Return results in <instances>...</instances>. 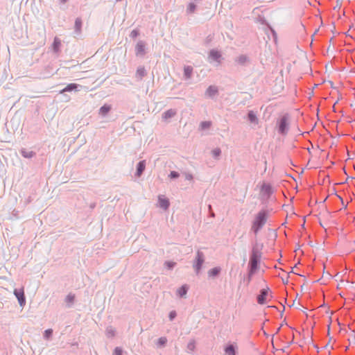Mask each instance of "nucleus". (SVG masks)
I'll return each mask as SVG.
<instances>
[{
    "label": "nucleus",
    "instance_id": "obj_22",
    "mask_svg": "<svg viewBox=\"0 0 355 355\" xmlns=\"http://www.w3.org/2000/svg\"><path fill=\"white\" fill-rule=\"evenodd\" d=\"M248 118L252 123H257V118L256 115L253 113V112H249Z\"/></svg>",
    "mask_w": 355,
    "mask_h": 355
},
{
    "label": "nucleus",
    "instance_id": "obj_25",
    "mask_svg": "<svg viewBox=\"0 0 355 355\" xmlns=\"http://www.w3.org/2000/svg\"><path fill=\"white\" fill-rule=\"evenodd\" d=\"M167 342V339L165 337L159 338L157 340V345L159 346H163Z\"/></svg>",
    "mask_w": 355,
    "mask_h": 355
},
{
    "label": "nucleus",
    "instance_id": "obj_9",
    "mask_svg": "<svg viewBox=\"0 0 355 355\" xmlns=\"http://www.w3.org/2000/svg\"><path fill=\"white\" fill-rule=\"evenodd\" d=\"M136 54L137 55H142L145 53V44L143 42H139L135 47Z\"/></svg>",
    "mask_w": 355,
    "mask_h": 355
},
{
    "label": "nucleus",
    "instance_id": "obj_26",
    "mask_svg": "<svg viewBox=\"0 0 355 355\" xmlns=\"http://www.w3.org/2000/svg\"><path fill=\"white\" fill-rule=\"evenodd\" d=\"M196 10V5L193 4V3H191L188 5L187 6V10L188 12H193Z\"/></svg>",
    "mask_w": 355,
    "mask_h": 355
},
{
    "label": "nucleus",
    "instance_id": "obj_38",
    "mask_svg": "<svg viewBox=\"0 0 355 355\" xmlns=\"http://www.w3.org/2000/svg\"><path fill=\"white\" fill-rule=\"evenodd\" d=\"M68 0H60L62 3H65Z\"/></svg>",
    "mask_w": 355,
    "mask_h": 355
},
{
    "label": "nucleus",
    "instance_id": "obj_34",
    "mask_svg": "<svg viewBox=\"0 0 355 355\" xmlns=\"http://www.w3.org/2000/svg\"><path fill=\"white\" fill-rule=\"evenodd\" d=\"M178 176H179V174L176 171H171L170 173V177L171 178H178Z\"/></svg>",
    "mask_w": 355,
    "mask_h": 355
},
{
    "label": "nucleus",
    "instance_id": "obj_4",
    "mask_svg": "<svg viewBox=\"0 0 355 355\" xmlns=\"http://www.w3.org/2000/svg\"><path fill=\"white\" fill-rule=\"evenodd\" d=\"M237 345L227 344L225 348L224 352L225 355H236Z\"/></svg>",
    "mask_w": 355,
    "mask_h": 355
},
{
    "label": "nucleus",
    "instance_id": "obj_1",
    "mask_svg": "<svg viewBox=\"0 0 355 355\" xmlns=\"http://www.w3.org/2000/svg\"><path fill=\"white\" fill-rule=\"evenodd\" d=\"M267 216L264 211L259 212L252 223V230L254 232V233H257L258 231L264 225L266 222Z\"/></svg>",
    "mask_w": 355,
    "mask_h": 355
},
{
    "label": "nucleus",
    "instance_id": "obj_5",
    "mask_svg": "<svg viewBox=\"0 0 355 355\" xmlns=\"http://www.w3.org/2000/svg\"><path fill=\"white\" fill-rule=\"evenodd\" d=\"M312 22H313L315 26V28L314 30V33H315L322 24V17L320 15L315 14L314 16L312 17Z\"/></svg>",
    "mask_w": 355,
    "mask_h": 355
},
{
    "label": "nucleus",
    "instance_id": "obj_31",
    "mask_svg": "<svg viewBox=\"0 0 355 355\" xmlns=\"http://www.w3.org/2000/svg\"><path fill=\"white\" fill-rule=\"evenodd\" d=\"M122 349L120 347H116L114 350V355H121Z\"/></svg>",
    "mask_w": 355,
    "mask_h": 355
},
{
    "label": "nucleus",
    "instance_id": "obj_33",
    "mask_svg": "<svg viewBox=\"0 0 355 355\" xmlns=\"http://www.w3.org/2000/svg\"><path fill=\"white\" fill-rule=\"evenodd\" d=\"M212 153L215 157H218L220 154V150L219 148H216L212 151Z\"/></svg>",
    "mask_w": 355,
    "mask_h": 355
},
{
    "label": "nucleus",
    "instance_id": "obj_17",
    "mask_svg": "<svg viewBox=\"0 0 355 355\" xmlns=\"http://www.w3.org/2000/svg\"><path fill=\"white\" fill-rule=\"evenodd\" d=\"M193 68L190 66H187L184 69V76L187 78H189L191 76Z\"/></svg>",
    "mask_w": 355,
    "mask_h": 355
},
{
    "label": "nucleus",
    "instance_id": "obj_6",
    "mask_svg": "<svg viewBox=\"0 0 355 355\" xmlns=\"http://www.w3.org/2000/svg\"><path fill=\"white\" fill-rule=\"evenodd\" d=\"M158 203L159 207L162 208L164 210H166L170 205L168 199L165 198L164 196H158Z\"/></svg>",
    "mask_w": 355,
    "mask_h": 355
},
{
    "label": "nucleus",
    "instance_id": "obj_28",
    "mask_svg": "<svg viewBox=\"0 0 355 355\" xmlns=\"http://www.w3.org/2000/svg\"><path fill=\"white\" fill-rule=\"evenodd\" d=\"M187 348L190 350V351H193L194 349H195V342L194 341H191L188 343L187 345Z\"/></svg>",
    "mask_w": 355,
    "mask_h": 355
},
{
    "label": "nucleus",
    "instance_id": "obj_29",
    "mask_svg": "<svg viewBox=\"0 0 355 355\" xmlns=\"http://www.w3.org/2000/svg\"><path fill=\"white\" fill-rule=\"evenodd\" d=\"M285 128H286V121H285V119H282L281 121L280 126H279V129H280L281 132H284Z\"/></svg>",
    "mask_w": 355,
    "mask_h": 355
},
{
    "label": "nucleus",
    "instance_id": "obj_15",
    "mask_svg": "<svg viewBox=\"0 0 355 355\" xmlns=\"http://www.w3.org/2000/svg\"><path fill=\"white\" fill-rule=\"evenodd\" d=\"M218 90H217V88L214 87V86H210L207 92H206V94L209 96H214L216 93H217Z\"/></svg>",
    "mask_w": 355,
    "mask_h": 355
},
{
    "label": "nucleus",
    "instance_id": "obj_27",
    "mask_svg": "<svg viewBox=\"0 0 355 355\" xmlns=\"http://www.w3.org/2000/svg\"><path fill=\"white\" fill-rule=\"evenodd\" d=\"M52 333H53V331L52 329H47L44 331V337L46 338V339H49L51 335H52Z\"/></svg>",
    "mask_w": 355,
    "mask_h": 355
},
{
    "label": "nucleus",
    "instance_id": "obj_19",
    "mask_svg": "<svg viewBox=\"0 0 355 355\" xmlns=\"http://www.w3.org/2000/svg\"><path fill=\"white\" fill-rule=\"evenodd\" d=\"M211 121H202L200 125V128L201 130L208 129L211 127Z\"/></svg>",
    "mask_w": 355,
    "mask_h": 355
},
{
    "label": "nucleus",
    "instance_id": "obj_21",
    "mask_svg": "<svg viewBox=\"0 0 355 355\" xmlns=\"http://www.w3.org/2000/svg\"><path fill=\"white\" fill-rule=\"evenodd\" d=\"M21 153L22 156L26 157V158H31L34 155L32 151H28L26 150H22L21 151Z\"/></svg>",
    "mask_w": 355,
    "mask_h": 355
},
{
    "label": "nucleus",
    "instance_id": "obj_2",
    "mask_svg": "<svg viewBox=\"0 0 355 355\" xmlns=\"http://www.w3.org/2000/svg\"><path fill=\"white\" fill-rule=\"evenodd\" d=\"M204 263V254L202 252L198 251L196 254V261L193 264V268L197 273L199 272L202 263Z\"/></svg>",
    "mask_w": 355,
    "mask_h": 355
},
{
    "label": "nucleus",
    "instance_id": "obj_37",
    "mask_svg": "<svg viewBox=\"0 0 355 355\" xmlns=\"http://www.w3.org/2000/svg\"><path fill=\"white\" fill-rule=\"evenodd\" d=\"M186 179H187V180H191L193 179V176H192V175H191V174H187V175H186Z\"/></svg>",
    "mask_w": 355,
    "mask_h": 355
},
{
    "label": "nucleus",
    "instance_id": "obj_35",
    "mask_svg": "<svg viewBox=\"0 0 355 355\" xmlns=\"http://www.w3.org/2000/svg\"><path fill=\"white\" fill-rule=\"evenodd\" d=\"M247 58L245 57V56H240L239 58H238V61L240 62V63H244L245 61H246Z\"/></svg>",
    "mask_w": 355,
    "mask_h": 355
},
{
    "label": "nucleus",
    "instance_id": "obj_20",
    "mask_svg": "<svg viewBox=\"0 0 355 355\" xmlns=\"http://www.w3.org/2000/svg\"><path fill=\"white\" fill-rule=\"evenodd\" d=\"M82 26V20L80 18H77L75 21V28L77 32H80Z\"/></svg>",
    "mask_w": 355,
    "mask_h": 355
},
{
    "label": "nucleus",
    "instance_id": "obj_11",
    "mask_svg": "<svg viewBox=\"0 0 355 355\" xmlns=\"http://www.w3.org/2000/svg\"><path fill=\"white\" fill-rule=\"evenodd\" d=\"M145 168H146V162H145V161L143 160V161L139 162L138 165H137V169L136 175L138 177L141 176V175L143 173V171H144Z\"/></svg>",
    "mask_w": 355,
    "mask_h": 355
},
{
    "label": "nucleus",
    "instance_id": "obj_13",
    "mask_svg": "<svg viewBox=\"0 0 355 355\" xmlns=\"http://www.w3.org/2000/svg\"><path fill=\"white\" fill-rule=\"evenodd\" d=\"M78 87V85L75 83H71L67 85L65 88H64L61 93L65 92H71L73 90H76Z\"/></svg>",
    "mask_w": 355,
    "mask_h": 355
},
{
    "label": "nucleus",
    "instance_id": "obj_23",
    "mask_svg": "<svg viewBox=\"0 0 355 355\" xmlns=\"http://www.w3.org/2000/svg\"><path fill=\"white\" fill-rule=\"evenodd\" d=\"M75 299V295L73 294H69L65 299L67 303L71 304Z\"/></svg>",
    "mask_w": 355,
    "mask_h": 355
},
{
    "label": "nucleus",
    "instance_id": "obj_36",
    "mask_svg": "<svg viewBox=\"0 0 355 355\" xmlns=\"http://www.w3.org/2000/svg\"><path fill=\"white\" fill-rule=\"evenodd\" d=\"M175 316H176L175 311H173L170 312L169 318L171 320H172L173 318H175Z\"/></svg>",
    "mask_w": 355,
    "mask_h": 355
},
{
    "label": "nucleus",
    "instance_id": "obj_10",
    "mask_svg": "<svg viewBox=\"0 0 355 355\" xmlns=\"http://www.w3.org/2000/svg\"><path fill=\"white\" fill-rule=\"evenodd\" d=\"M257 257L255 255H252L250 258V272L253 273L257 268Z\"/></svg>",
    "mask_w": 355,
    "mask_h": 355
},
{
    "label": "nucleus",
    "instance_id": "obj_7",
    "mask_svg": "<svg viewBox=\"0 0 355 355\" xmlns=\"http://www.w3.org/2000/svg\"><path fill=\"white\" fill-rule=\"evenodd\" d=\"M268 295V289H263L261 293L257 297V302L259 304H263L266 302V297Z\"/></svg>",
    "mask_w": 355,
    "mask_h": 355
},
{
    "label": "nucleus",
    "instance_id": "obj_8",
    "mask_svg": "<svg viewBox=\"0 0 355 355\" xmlns=\"http://www.w3.org/2000/svg\"><path fill=\"white\" fill-rule=\"evenodd\" d=\"M209 58L212 61H216L219 64L220 63L221 54L219 51L216 50H211L209 52Z\"/></svg>",
    "mask_w": 355,
    "mask_h": 355
},
{
    "label": "nucleus",
    "instance_id": "obj_24",
    "mask_svg": "<svg viewBox=\"0 0 355 355\" xmlns=\"http://www.w3.org/2000/svg\"><path fill=\"white\" fill-rule=\"evenodd\" d=\"M220 272V269L218 268H214L211 269L209 271V276H216Z\"/></svg>",
    "mask_w": 355,
    "mask_h": 355
},
{
    "label": "nucleus",
    "instance_id": "obj_32",
    "mask_svg": "<svg viewBox=\"0 0 355 355\" xmlns=\"http://www.w3.org/2000/svg\"><path fill=\"white\" fill-rule=\"evenodd\" d=\"M139 35V31L137 30H133L131 33H130V36L133 38H135L137 37V36Z\"/></svg>",
    "mask_w": 355,
    "mask_h": 355
},
{
    "label": "nucleus",
    "instance_id": "obj_30",
    "mask_svg": "<svg viewBox=\"0 0 355 355\" xmlns=\"http://www.w3.org/2000/svg\"><path fill=\"white\" fill-rule=\"evenodd\" d=\"M165 265L166 266V267L168 269H171L172 268H173L175 266V263L173 261H166L165 263Z\"/></svg>",
    "mask_w": 355,
    "mask_h": 355
},
{
    "label": "nucleus",
    "instance_id": "obj_3",
    "mask_svg": "<svg viewBox=\"0 0 355 355\" xmlns=\"http://www.w3.org/2000/svg\"><path fill=\"white\" fill-rule=\"evenodd\" d=\"M14 294L18 300L20 306H23L26 303L24 288L15 289Z\"/></svg>",
    "mask_w": 355,
    "mask_h": 355
},
{
    "label": "nucleus",
    "instance_id": "obj_18",
    "mask_svg": "<svg viewBox=\"0 0 355 355\" xmlns=\"http://www.w3.org/2000/svg\"><path fill=\"white\" fill-rule=\"evenodd\" d=\"M136 75L138 78H141L146 75V70L144 67H139L137 69Z\"/></svg>",
    "mask_w": 355,
    "mask_h": 355
},
{
    "label": "nucleus",
    "instance_id": "obj_12",
    "mask_svg": "<svg viewBox=\"0 0 355 355\" xmlns=\"http://www.w3.org/2000/svg\"><path fill=\"white\" fill-rule=\"evenodd\" d=\"M176 114V112L173 110H168L163 113L162 117L164 120H167L173 116H174Z\"/></svg>",
    "mask_w": 355,
    "mask_h": 355
},
{
    "label": "nucleus",
    "instance_id": "obj_16",
    "mask_svg": "<svg viewBox=\"0 0 355 355\" xmlns=\"http://www.w3.org/2000/svg\"><path fill=\"white\" fill-rule=\"evenodd\" d=\"M188 287L186 285L182 286L178 290V293L180 297H184L187 293Z\"/></svg>",
    "mask_w": 355,
    "mask_h": 355
},
{
    "label": "nucleus",
    "instance_id": "obj_14",
    "mask_svg": "<svg viewBox=\"0 0 355 355\" xmlns=\"http://www.w3.org/2000/svg\"><path fill=\"white\" fill-rule=\"evenodd\" d=\"M110 105H104L100 108L99 113L103 116H105L110 112Z\"/></svg>",
    "mask_w": 355,
    "mask_h": 355
}]
</instances>
